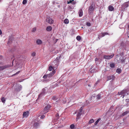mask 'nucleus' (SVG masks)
Segmentation results:
<instances>
[{"mask_svg": "<svg viewBox=\"0 0 129 129\" xmlns=\"http://www.w3.org/2000/svg\"><path fill=\"white\" fill-rule=\"evenodd\" d=\"M110 67L112 68H114L115 67V64L114 63H112L110 64Z\"/></svg>", "mask_w": 129, "mask_h": 129, "instance_id": "393cba45", "label": "nucleus"}, {"mask_svg": "<svg viewBox=\"0 0 129 129\" xmlns=\"http://www.w3.org/2000/svg\"><path fill=\"white\" fill-rule=\"evenodd\" d=\"M75 127L74 124H73L71 125L70 126V128L72 129H73Z\"/></svg>", "mask_w": 129, "mask_h": 129, "instance_id": "cd10ccee", "label": "nucleus"}, {"mask_svg": "<svg viewBox=\"0 0 129 129\" xmlns=\"http://www.w3.org/2000/svg\"><path fill=\"white\" fill-rule=\"evenodd\" d=\"M120 93H120V92H118V93L117 94H118V95H121V94H120Z\"/></svg>", "mask_w": 129, "mask_h": 129, "instance_id": "de8ad7c7", "label": "nucleus"}, {"mask_svg": "<svg viewBox=\"0 0 129 129\" xmlns=\"http://www.w3.org/2000/svg\"><path fill=\"white\" fill-rule=\"evenodd\" d=\"M97 99H100L101 98V94H99L97 95Z\"/></svg>", "mask_w": 129, "mask_h": 129, "instance_id": "7c9ffc66", "label": "nucleus"}, {"mask_svg": "<svg viewBox=\"0 0 129 129\" xmlns=\"http://www.w3.org/2000/svg\"><path fill=\"white\" fill-rule=\"evenodd\" d=\"M76 1H75L74 0H72V3H72V4L73 5H74L75 4H76Z\"/></svg>", "mask_w": 129, "mask_h": 129, "instance_id": "2f4dec72", "label": "nucleus"}, {"mask_svg": "<svg viewBox=\"0 0 129 129\" xmlns=\"http://www.w3.org/2000/svg\"><path fill=\"white\" fill-rule=\"evenodd\" d=\"M129 113V111H126L125 112H123L122 114V116H124L127 114H128Z\"/></svg>", "mask_w": 129, "mask_h": 129, "instance_id": "dca6fc26", "label": "nucleus"}, {"mask_svg": "<svg viewBox=\"0 0 129 129\" xmlns=\"http://www.w3.org/2000/svg\"><path fill=\"white\" fill-rule=\"evenodd\" d=\"M109 11H112L114 10V8L113 6H109L108 7Z\"/></svg>", "mask_w": 129, "mask_h": 129, "instance_id": "ddd939ff", "label": "nucleus"}, {"mask_svg": "<svg viewBox=\"0 0 129 129\" xmlns=\"http://www.w3.org/2000/svg\"><path fill=\"white\" fill-rule=\"evenodd\" d=\"M128 28H129V24L128 25Z\"/></svg>", "mask_w": 129, "mask_h": 129, "instance_id": "603ef678", "label": "nucleus"}, {"mask_svg": "<svg viewBox=\"0 0 129 129\" xmlns=\"http://www.w3.org/2000/svg\"><path fill=\"white\" fill-rule=\"evenodd\" d=\"M1 0H0V1H1Z\"/></svg>", "mask_w": 129, "mask_h": 129, "instance_id": "bf43d9fd", "label": "nucleus"}, {"mask_svg": "<svg viewBox=\"0 0 129 129\" xmlns=\"http://www.w3.org/2000/svg\"><path fill=\"white\" fill-rule=\"evenodd\" d=\"M64 22L66 24H68L69 23V20L67 19H66L64 20Z\"/></svg>", "mask_w": 129, "mask_h": 129, "instance_id": "aec40b11", "label": "nucleus"}, {"mask_svg": "<svg viewBox=\"0 0 129 129\" xmlns=\"http://www.w3.org/2000/svg\"><path fill=\"white\" fill-rule=\"evenodd\" d=\"M111 76V79H114V76Z\"/></svg>", "mask_w": 129, "mask_h": 129, "instance_id": "c03bdc74", "label": "nucleus"}, {"mask_svg": "<svg viewBox=\"0 0 129 129\" xmlns=\"http://www.w3.org/2000/svg\"><path fill=\"white\" fill-rule=\"evenodd\" d=\"M83 15V11L81 9L80 10L79 12V16L80 17H81Z\"/></svg>", "mask_w": 129, "mask_h": 129, "instance_id": "4468645a", "label": "nucleus"}, {"mask_svg": "<svg viewBox=\"0 0 129 129\" xmlns=\"http://www.w3.org/2000/svg\"><path fill=\"white\" fill-rule=\"evenodd\" d=\"M98 59L96 58H95V61H98Z\"/></svg>", "mask_w": 129, "mask_h": 129, "instance_id": "a18cd8bd", "label": "nucleus"}, {"mask_svg": "<svg viewBox=\"0 0 129 129\" xmlns=\"http://www.w3.org/2000/svg\"><path fill=\"white\" fill-rule=\"evenodd\" d=\"M2 34V32L1 29H0V35Z\"/></svg>", "mask_w": 129, "mask_h": 129, "instance_id": "8fccbe9b", "label": "nucleus"}, {"mask_svg": "<svg viewBox=\"0 0 129 129\" xmlns=\"http://www.w3.org/2000/svg\"><path fill=\"white\" fill-rule=\"evenodd\" d=\"M98 82V81H97L95 83V84H97V83Z\"/></svg>", "mask_w": 129, "mask_h": 129, "instance_id": "5fc2aeb1", "label": "nucleus"}, {"mask_svg": "<svg viewBox=\"0 0 129 129\" xmlns=\"http://www.w3.org/2000/svg\"><path fill=\"white\" fill-rule=\"evenodd\" d=\"M83 111V109L82 107H81L80 108V109L79 111L80 112L82 113Z\"/></svg>", "mask_w": 129, "mask_h": 129, "instance_id": "e433bc0d", "label": "nucleus"}, {"mask_svg": "<svg viewBox=\"0 0 129 129\" xmlns=\"http://www.w3.org/2000/svg\"><path fill=\"white\" fill-rule=\"evenodd\" d=\"M58 99V98H57L56 96H54L52 98V100H57Z\"/></svg>", "mask_w": 129, "mask_h": 129, "instance_id": "a878e982", "label": "nucleus"}, {"mask_svg": "<svg viewBox=\"0 0 129 129\" xmlns=\"http://www.w3.org/2000/svg\"><path fill=\"white\" fill-rule=\"evenodd\" d=\"M46 21L50 24H53L54 22L53 20L50 17H48L47 18Z\"/></svg>", "mask_w": 129, "mask_h": 129, "instance_id": "7ed1b4c3", "label": "nucleus"}, {"mask_svg": "<svg viewBox=\"0 0 129 129\" xmlns=\"http://www.w3.org/2000/svg\"><path fill=\"white\" fill-rule=\"evenodd\" d=\"M128 6V4L127 2L125 3L122 5L121 9L122 11H124Z\"/></svg>", "mask_w": 129, "mask_h": 129, "instance_id": "f257e3e1", "label": "nucleus"}, {"mask_svg": "<svg viewBox=\"0 0 129 129\" xmlns=\"http://www.w3.org/2000/svg\"><path fill=\"white\" fill-rule=\"evenodd\" d=\"M116 72L118 74H120L121 72V70L120 69H118L116 70Z\"/></svg>", "mask_w": 129, "mask_h": 129, "instance_id": "412c9836", "label": "nucleus"}, {"mask_svg": "<svg viewBox=\"0 0 129 129\" xmlns=\"http://www.w3.org/2000/svg\"><path fill=\"white\" fill-rule=\"evenodd\" d=\"M121 62L123 63L125 62L124 59H122L121 60Z\"/></svg>", "mask_w": 129, "mask_h": 129, "instance_id": "79ce46f5", "label": "nucleus"}, {"mask_svg": "<svg viewBox=\"0 0 129 129\" xmlns=\"http://www.w3.org/2000/svg\"><path fill=\"white\" fill-rule=\"evenodd\" d=\"M58 39H56V42H57V41H58Z\"/></svg>", "mask_w": 129, "mask_h": 129, "instance_id": "864d4df0", "label": "nucleus"}, {"mask_svg": "<svg viewBox=\"0 0 129 129\" xmlns=\"http://www.w3.org/2000/svg\"><path fill=\"white\" fill-rule=\"evenodd\" d=\"M86 25L88 26H90L91 25V24L90 22H87L86 23Z\"/></svg>", "mask_w": 129, "mask_h": 129, "instance_id": "473e14b6", "label": "nucleus"}, {"mask_svg": "<svg viewBox=\"0 0 129 129\" xmlns=\"http://www.w3.org/2000/svg\"><path fill=\"white\" fill-rule=\"evenodd\" d=\"M123 98L124 97V95H123Z\"/></svg>", "mask_w": 129, "mask_h": 129, "instance_id": "6e6d98bb", "label": "nucleus"}, {"mask_svg": "<svg viewBox=\"0 0 129 129\" xmlns=\"http://www.w3.org/2000/svg\"><path fill=\"white\" fill-rule=\"evenodd\" d=\"M109 34L107 32H105L104 33H101V36L102 37H103L105 36L106 35H108Z\"/></svg>", "mask_w": 129, "mask_h": 129, "instance_id": "f8f14e48", "label": "nucleus"}, {"mask_svg": "<svg viewBox=\"0 0 129 129\" xmlns=\"http://www.w3.org/2000/svg\"><path fill=\"white\" fill-rule=\"evenodd\" d=\"M55 70L53 71L52 72L50 73L48 75L47 77L48 78L51 77L55 73Z\"/></svg>", "mask_w": 129, "mask_h": 129, "instance_id": "0eeeda50", "label": "nucleus"}, {"mask_svg": "<svg viewBox=\"0 0 129 129\" xmlns=\"http://www.w3.org/2000/svg\"><path fill=\"white\" fill-rule=\"evenodd\" d=\"M2 102L3 103H5L6 101V99L4 97H2L1 98V99Z\"/></svg>", "mask_w": 129, "mask_h": 129, "instance_id": "a211bd4d", "label": "nucleus"}, {"mask_svg": "<svg viewBox=\"0 0 129 129\" xmlns=\"http://www.w3.org/2000/svg\"><path fill=\"white\" fill-rule=\"evenodd\" d=\"M69 0V2L68 1H67V4H70V3H72V0Z\"/></svg>", "mask_w": 129, "mask_h": 129, "instance_id": "4c0bfd02", "label": "nucleus"}, {"mask_svg": "<svg viewBox=\"0 0 129 129\" xmlns=\"http://www.w3.org/2000/svg\"><path fill=\"white\" fill-rule=\"evenodd\" d=\"M94 121V120L93 119H91L89 120V121L88 122V124H91L92 123H93Z\"/></svg>", "mask_w": 129, "mask_h": 129, "instance_id": "4be33fe9", "label": "nucleus"}, {"mask_svg": "<svg viewBox=\"0 0 129 129\" xmlns=\"http://www.w3.org/2000/svg\"><path fill=\"white\" fill-rule=\"evenodd\" d=\"M56 116L57 117H59V115L58 113H57L56 115Z\"/></svg>", "mask_w": 129, "mask_h": 129, "instance_id": "37998d69", "label": "nucleus"}, {"mask_svg": "<svg viewBox=\"0 0 129 129\" xmlns=\"http://www.w3.org/2000/svg\"><path fill=\"white\" fill-rule=\"evenodd\" d=\"M40 123L37 122L35 123L33 125L34 128L36 129H37L39 128L40 127Z\"/></svg>", "mask_w": 129, "mask_h": 129, "instance_id": "39448f33", "label": "nucleus"}, {"mask_svg": "<svg viewBox=\"0 0 129 129\" xmlns=\"http://www.w3.org/2000/svg\"><path fill=\"white\" fill-rule=\"evenodd\" d=\"M27 3V0H23L22 2V4L23 5Z\"/></svg>", "mask_w": 129, "mask_h": 129, "instance_id": "c85d7f7f", "label": "nucleus"}, {"mask_svg": "<svg viewBox=\"0 0 129 129\" xmlns=\"http://www.w3.org/2000/svg\"><path fill=\"white\" fill-rule=\"evenodd\" d=\"M98 38H99V40L100 39V37H99V35H98Z\"/></svg>", "mask_w": 129, "mask_h": 129, "instance_id": "3c124183", "label": "nucleus"}, {"mask_svg": "<svg viewBox=\"0 0 129 129\" xmlns=\"http://www.w3.org/2000/svg\"><path fill=\"white\" fill-rule=\"evenodd\" d=\"M89 10L91 12L93 11V6H90L89 7Z\"/></svg>", "mask_w": 129, "mask_h": 129, "instance_id": "6ab92c4d", "label": "nucleus"}, {"mask_svg": "<svg viewBox=\"0 0 129 129\" xmlns=\"http://www.w3.org/2000/svg\"><path fill=\"white\" fill-rule=\"evenodd\" d=\"M36 43L38 45H41L42 43V41L40 39H38L36 40Z\"/></svg>", "mask_w": 129, "mask_h": 129, "instance_id": "9d476101", "label": "nucleus"}, {"mask_svg": "<svg viewBox=\"0 0 129 129\" xmlns=\"http://www.w3.org/2000/svg\"><path fill=\"white\" fill-rule=\"evenodd\" d=\"M51 107V106L49 105H48L46 106L44 109V111L45 113H46L49 110V108Z\"/></svg>", "mask_w": 129, "mask_h": 129, "instance_id": "20e7f679", "label": "nucleus"}, {"mask_svg": "<svg viewBox=\"0 0 129 129\" xmlns=\"http://www.w3.org/2000/svg\"><path fill=\"white\" fill-rule=\"evenodd\" d=\"M52 27L50 26H48L46 28V29L47 31H50L52 30Z\"/></svg>", "mask_w": 129, "mask_h": 129, "instance_id": "9b49d317", "label": "nucleus"}, {"mask_svg": "<svg viewBox=\"0 0 129 129\" xmlns=\"http://www.w3.org/2000/svg\"><path fill=\"white\" fill-rule=\"evenodd\" d=\"M36 30V27L33 28L32 30V31L33 32H35Z\"/></svg>", "mask_w": 129, "mask_h": 129, "instance_id": "72a5a7b5", "label": "nucleus"}, {"mask_svg": "<svg viewBox=\"0 0 129 129\" xmlns=\"http://www.w3.org/2000/svg\"><path fill=\"white\" fill-rule=\"evenodd\" d=\"M76 39L78 41H80L81 39V37L80 36H78L76 37Z\"/></svg>", "mask_w": 129, "mask_h": 129, "instance_id": "bb28decb", "label": "nucleus"}, {"mask_svg": "<svg viewBox=\"0 0 129 129\" xmlns=\"http://www.w3.org/2000/svg\"><path fill=\"white\" fill-rule=\"evenodd\" d=\"M29 114V111L24 112L23 113V116L24 117H26L28 116Z\"/></svg>", "mask_w": 129, "mask_h": 129, "instance_id": "6e6552de", "label": "nucleus"}, {"mask_svg": "<svg viewBox=\"0 0 129 129\" xmlns=\"http://www.w3.org/2000/svg\"><path fill=\"white\" fill-rule=\"evenodd\" d=\"M1 57H2V56H1Z\"/></svg>", "mask_w": 129, "mask_h": 129, "instance_id": "4d7b16f0", "label": "nucleus"}, {"mask_svg": "<svg viewBox=\"0 0 129 129\" xmlns=\"http://www.w3.org/2000/svg\"><path fill=\"white\" fill-rule=\"evenodd\" d=\"M10 67L9 65H6L4 66L0 67V71H2L4 69L8 68Z\"/></svg>", "mask_w": 129, "mask_h": 129, "instance_id": "423d86ee", "label": "nucleus"}, {"mask_svg": "<svg viewBox=\"0 0 129 129\" xmlns=\"http://www.w3.org/2000/svg\"><path fill=\"white\" fill-rule=\"evenodd\" d=\"M60 56L59 57H57V58H56L57 59V60H58L59 59H60Z\"/></svg>", "mask_w": 129, "mask_h": 129, "instance_id": "09e8293b", "label": "nucleus"}, {"mask_svg": "<svg viewBox=\"0 0 129 129\" xmlns=\"http://www.w3.org/2000/svg\"><path fill=\"white\" fill-rule=\"evenodd\" d=\"M114 54L112 53L110 55H104V59H109L112 58L114 56Z\"/></svg>", "mask_w": 129, "mask_h": 129, "instance_id": "f03ea898", "label": "nucleus"}, {"mask_svg": "<svg viewBox=\"0 0 129 129\" xmlns=\"http://www.w3.org/2000/svg\"><path fill=\"white\" fill-rule=\"evenodd\" d=\"M128 55H129V54H128Z\"/></svg>", "mask_w": 129, "mask_h": 129, "instance_id": "13d9d810", "label": "nucleus"}, {"mask_svg": "<svg viewBox=\"0 0 129 129\" xmlns=\"http://www.w3.org/2000/svg\"><path fill=\"white\" fill-rule=\"evenodd\" d=\"M45 89H42V91L40 94V95L43 94H45Z\"/></svg>", "mask_w": 129, "mask_h": 129, "instance_id": "5701e85b", "label": "nucleus"}, {"mask_svg": "<svg viewBox=\"0 0 129 129\" xmlns=\"http://www.w3.org/2000/svg\"><path fill=\"white\" fill-rule=\"evenodd\" d=\"M101 119L100 118L98 119L95 123L94 125H96L99 122V121L101 120Z\"/></svg>", "mask_w": 129, "mask_h": 129, "instance_id": "b1692460", "label": "nucleus"}, {"mask_svg": "<svg viewBox=\"0 0 129 129\" xmlns=\"http://www.w3.org/2000/svg\"><path fill=\"white\" fill-rule=\"evenodd\" d=\"M47 77V75H44L43 77V78L44 79H46Z\"/></svg>", "mask_w": 129, "mask_h": 129, "instance_id": "58836bf2", "label": "nucleus"}, {"mask_svg": "<svg viewBox=\"0 0 129 129\" xmlns=\"http://www.w3.org/2000/svg\"><path fill=\"white\" fill-rule=\"evenodd\" d=\"M36 53L35 52H34L32 53L31 54V55L32 56H35L36 55Z\"/></svg>", "mask_w": 129, "mask_h": 129, "instance_id": "c9c22d12", "label": "nucleus"}, {"mask_svg": "<svg viewBox=\"0 0 129 129\" xmlns=\"http://www.w3.org/2000/svg\"><path fill=\"white\" fill-rule=\"evenodd\" d=\"M107 79V81L110 80L111 79V76H108V77Z\"/></svg>", "mask_w": 129, "mask_h": 129, "instance_id": "f704fd0d", "label": "nucleus"}, {"mask_svg": "<svg viewBox=\"0 0 129 129\" xmlns=\"http://www.w3.org/2000/svg\"><path fill=\"white\" fill-rule=\"evenodd\" d=\"M53 68L52 66H50L49 67V71H51L53 69Z\"/></svg>", "mask_w": 129, "mask_h": 129, "instance_id": "c756f323", "label": "nucleus"}, {"mask_svg": "<svg viewBox=\"0 0 129 129\" xmlns=\"http://www.w3.org/2000/svg\"><path fill=\"white\" fill-rule=\"evenodd\" d=\"M45 116L44 115H42L41 116L40 118L41 119H43L45 118Z\"/></svg>", "mask_w": 129, "mask_h": 129, "instance_id": "ea45409f", "label": "nucleus"}, {"mask_svg": "<svg viewBox=\"0 0 129 129\" xmlns=\"http://www.w3.org/2000/svg\"><path fill=\"white\" fill-rule=\"evenodd\" d=\"M24 80V79H23L22 80H19V82H21L23 81Z\"/></svg>", "mask_w": 129, "mask_h": 129, "instance_id": "49530a36", "label": "nucleus"}, {"mask_svg": "<svg viewBox=\"0 0 129 129\" xmlns=\"http://www.w3.org/2000/svg\"><path fill=\"white\" fill-rule=\"evenodd\" d=\"M21 86V85H20L19 86V87H18L17 88V87H16V88H15V90L17 92L21 90L20 88V86Z\"/></svg>", "mask_w": 129, "mask_h": 129, "instance_id": "2eb2a0df", "label": "nucleus"}, {"mask_svg": "<svg viewBox=\"0 0 129 129\" xmlns=\"http://www.w3.org/2000/svg\"><path fill=\"white\" fill-rule=\"evenodd\" d=\"M81 112H79L78 113L77 115V118L76 119H79V117L81 115Z\"/></svg>", "mask_w": 129, "mask_h": 129, "instance_id": "f3484780", "label": "nucleus"}, {"mask_svg": "<svg viewBox=\"0 0 129 129\" xmlns=\"http://www.w3.org/2000/svg\"><path fill=\"white\" fill-rule=\"evenodd\" d=\"M127 90H128L127 89L122 90L120 92V93H120V94L122 95H123L125 93H127Z\"/></svg>", "mask_w": 129, "mask_h": 129, "instance_id": "1a4fd4ad", "label": "nucleus"}, {"mask_svg": "<svg viewBox=\"0 0 129 129\" xmlns=\"http://www.w3.org/2000/svg\"><path fill=\"white\" fill-rule=\"evenodd\" d=\"M20 72V71H18L15 74H14L13 75H17V74H18Z\"/></svg>", "mask_w": 129, "mask_h": 129, "instance_id": "a19ab883", "label": "nucleus"}]
</instances>
